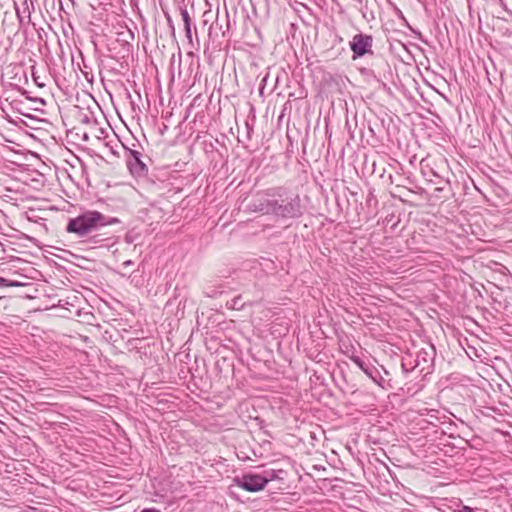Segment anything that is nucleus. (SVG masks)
I'll list each match as a JSON object with an SVG mask.
<instances>
[{
  "label": "nucleus",
  "mask_w": 512,
  "mask_h": 512,
  "mask_svg": "<svg viewBox=\"0 0 512 512\" xmlns=\"http://www.w3.org/2000/svg\"><path fill=\"white\" fill-rule=\"evenodd\" d=\"M181 16H182V20L184 22V29H185V34H186V37L187 39L189 40V42L192 41V33H191V18L189 16V13L186 9H181Z\"/></svg>",
  "instance_id": "5"
},
{
  "label": "nucleus",
  "mask_w": 512,
  "mask_h": 512,
  "mask_svg": "<svg viewBox=\"0 0 512 512\" xmlns=\"http://www.w3.org/2000/svg\"><path fill=\"white\" fill-rule=\"evenodd\" d=\"M458 512H473V510L467 506H464L461 510H459Z\"/></svg>",
  "instance_id": "10"
},
{
  "label": "nucleus",
  "mask_w": 512,
  "mask_h": 512,
  "mask_svg": "<svg viewBox=\"0 0 512 512\" xmlns=\"http://www.w3.org/2000/svg\"><path fill=\"white\" fill-rule=\"evenodd\" d=\"M256 210L263 214H271L281 218H295L301 215V204L298 196L289 200L278 202L277 200H265Z\"/></svg>",
  "instance_id": "2"
},
{
  "label": "nucleus",
  "mask_w": 512,
  "mask_h": 512,
  "mask_svg": "<svg viewBox=\"0 0 512 512\" xmlns=\"http://www.w3.org/2000/svg\"><path fill=\"white\" fill-rule=\"evenodd\" d=\"M118 222L119 220L117 218H108L98 211L89 210L71 219L67 225V231L82 237L100 227L116 224Z\"/></svg>",
  "instance_id": "1"
},
{
  "label": "nucleus",
  "mask_w": 512,
  "mask_h": 512,
  "mask_svg": "<svg viewBox=\"0 0 512 512\" xmlns=\"http://www.w3.org/2000/svg\"><path fill=\"white\" fill-rule=\"evenodd\" d=\"M234 484L248 492H258L265 488L267 479L260 474L247 473L233 479Z\"/></svg>",
  "instance_id": "3"
},
{
  "label": "nucleus",
  "mask_w": 512,
  "mask_h": 512,
  "mask_svg": "<svg viewBox=\"0 0 512 512\" xmlns=\"http://www.w3.org/2000/svg\"><path fill=\"white\" fill-rule=\"evenodd\" d=\"M372 46V38L367 35L357 34L350 42V48L353 52V58L365 55Z\"/></svg>",
  "instance_id": "4"
},
{
  "label": "nucleus",
  "mask_w": 512,
  "mask_h": 512,
  "mask_svg": "<svg viewBox=\"0 0 512 512\" xmlns=\"http://www.w3.org/2000/svg\"><path fill=\"white\" fill-rule=\"evenodd\" d=\"M16 284L14 283H8V281L3 278V277H0V286H15Z\"/></svg>",
  "instance_id": "8"
},
{
  "label": "nucleus",
  "mask_w": 512,
  "mask_h": 512,
  "mask_svg": "<svg viewBox=\"0 0 512 512\" xmlns=\"http://www.w3.org/2000/svg\"><path fill=\"white\" fill-rule=\"evenodd\" d=\"M27 2H28V0H23V8L22 9L17 7V5L15 4L16 15L20 22H23L25 18H27L28 20L30 18V10H29Z\"/></svg>",
  "instance_id": "6"
},
{
  "label": "nucleus",
  "mask_w": 512,
  "mask_h": 512,
  "mask_svg": "<svg viewBox=\"0 0 512 512\" xmlns=\"http://www.w3.org/2000/svg\"><path fill=\"white\" fill-rule=\"evenodd\" d=\"M355 363L364 371L367 373V371L364 369L362 362L359 359L354 360Z\"/></svg>",
  "instance_id": "9"
},
{
  "label": "nucleus",
  "mask_w": 512,
  "mask_h": 512,
  "mask_svg": "<svg viewBox=\"0 0 512 512\" xmlns=\"http://www.w3.org/2000/svg\"><path fill=\"white\" fill-rule=\"evenodd\" d=\"M262 477L267 479V484L269 482L275 480L276 478H278L276 472H274V471H266V472H264V474H262Z\"/></svg>",
  "instance_id": "7"
},
{
  "label": "nucleus",
  "mask_w": 512,
  "mask_h": 512,
  "mask_svg": "<svg viewBox=\"0 0 512 512\" xmlns=\"http://www.w3.org/2000/svg\"><path fill=\"white\" fill-rule=\"evenodd\" d=\"M142 512H160V511L157 509H154V508H147V509L142 510Z\"/></svg>",
  "instance_id": "11"
},
{
  "label": "nucleus",
  "mask_w": 512,
  "mask_h": 512,
  "mask_svg": "<svg viewBox=\"0 0 512 512\" xmlns=\"http://www.w3.org/2000/svg\"><path fill=\"white\" fill-rule=\"evenodd\" d=\"M124 266H129V265H132V261L131 260H127L123 263Z\"/></svg>",
  "instance_id": "12"
}]
</instances>
